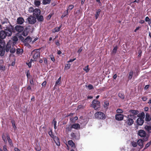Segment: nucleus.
Segmentation results:
<instances>
[{
  "mask_svg": "<svg viewBox=\"0 0 151 151\" xmlns=\"http://www.w3.org/2000/svg\"><path fill=\"white\" fill-rule=\"evenodd\" d=\"M6 27H4V31L6 33L7 36H11L12 34V33L15 32L14 28V26H12L11 23L8 24V25H6Z\"/></svg>",
  "mask_w": 151,
  "mask_h": 151,
  "instance_id": "nucleus-1",
  "label": "nucleus"
},
{
  "mask_svg": "<svg viewBox=\"0 0 151 151\" xmlns=\"http://www.w3.org/2000/svg\"><path fill=\"white\" fill-rule=\"evenodd\" d=\"M129 112L130 114L128 115L134 119H135L137 118V115H138L139 113V111L138 110H130L129 111Z\"/></svg>",
  "mask_w": 151,
  "mask_h": 151,
  "instance_id": "nucleus-2",
  "label": "nucleus"
},
{
  "mask_svg": "<svg viewBox=\"0 0 151 151\" xmlns=\"http://www.w3.org/2000/svg\"><path fill=\"white\" fill-rule=\"evenodd\" d=\"M95 117L99 119H105L106 116L103 112L101 111H98L95 114Z\"/></svg>",
  "mask_w": 151,
  "mask_h": 151,
  "instance_id": "nucleus-3",
  "label": "nucleus"
},
{
  "mask_svg": "<svg viewBox=\"0 0 151 151\" xmlns=\"http://www.w3.org/2000/svg\"><path fill=\"white\" fill-rule=\"evenodd\" d=\"M92 106L95 110H98L100 108V101L94 99L92 102Z\"/></svg>",
  "mask_w": 151,
  "mask_h": 151,
  "instance_id": "nucleus-4",
  "label": "nucleus"
},
{
  "mask_svg": "<svg viewBox=\"0 0 151 151\" xmlns=\"http://www.w3.org/2000/svg\"><path fill=\"white\" fill-rule=\"evenodd\" d=\"M124 117L127 118V119L124 120V121H125V123L128 125L130 126L133 124L134 122L132 118H130V116L128 115L127 116H124Z\"/></svg>",
  "mask_w": 151,
  "mask_h": 151,
  "instance_id": "nucleus-5",
  "label": "nucleus"
},
{
  "mask_svg": "<svg viewBox=\"0 0 151 151\" xmlns=\"http://www.w3.org/2000/svg\"><path fill=\"white\" fill-rule=\"evenodd\" d=\"M27 20L29 23L32 24H34L36 22V18L32 15L29 17Z\"/></svg>",
  "mask_w": 151,
  "mask_h": 151,
  "instance_id": "nucleus-6",
  "label": "nucleus"
},
{
  "mask_svg": "<svg viewBox=\"0 0 151 151\" xmlns=\"http://www.w3.org/2000/svg\"><path fill=\"white\" fill-rule=\"evenodd\" d=\"M148 139V137H146L144 139V140L142 139H139L137 141V144L140 146V149L142 148L143 147V142L144 141H147Z\"/></svg>",
  "mask_w": 151,
  "mask_h": 151,
  "instance_id": "nucleus-7",
  "label": "nucleus"
},
{
  "mask_svg": "<svg viewBox=\"0 0 151 151\" xmlns=\"http://www.w3.org/2000/svg\"><path fill=\"white\" fill-rule=\"evenodd\" d=\"M14 30H15L17 32L20 33L23 31L24 28L23 26L20 25H17L14 27Z\"/></svg>",
  "mask_w": 151,
  "mask_h": 151,
  "instance_id": "nucleus-8",
  "label": "nucleus"
},
{
  "mask_svg": "<svg viewBox=\"0 0 151 151\" xmlns=\"http://www.w3.org/2000/svg\"><path fill=\"white\" fill-rule=\"evenodd\" d=\"M11 42H8L6 45L5 50L7 52H8L10 51L12 46V45Z\"/></svg>",
  "mask_w": 151,
  "mask_h": 151,
  "instance_id": "nucleus-9",
  "label": "nucleus"
},
{
  "mask_svg": "<svg viewBox=\"0 0 151 151\" xmlns=\"http://www.w3.org/2000/svg\"><path fill=\"white\" fill-rule=\"evenodd\" d=\"M41 10L39 9H35L33 13V16L36 17L37 16L40 15L41 14Z\"/></svg>",
  "mask_w": 151,
  "mask_h": 151,
  "instance_id": "nucleus-10",
  "label": "nucleus"
},
{
  "mask_svg": "<svg viewBox=\"0 0 151 151\" xmlns=\"http://www.w3.org/2000/svg\"><path fill=\"white\" fill-rule=\"evenodd\" d=\"M138 134L141 137H145L146 136V134L144 130L141 129L138 131Z\"/></svg>",
  "mask_w": 151,
  "mask_h": 151,
  "instance_id": "nucleus-11",
  "label": "nucleus"
},
{
  "mask_svg": "<svg viewBox=\"0 0 151 151\" xmlns=\"http://www.w3.org/2000/svg\"><path fill=\"white\" fill-rule=\"evenodd\" d=\"M7 35L4 30H2L0 31V38L1 39H4L6 38Z\"/></svg>",
  "mask_w": 151,
  "mask_h": 151,
  "instance_id": "nucleus-12",
  "label": "nucleus"
},
{
  "mask_svg": "<svg viewBox=\"0 0 151 151\" xmlns=\"http://www.w3.org/2000/svg\"><path fill=\"white\" fill-rule=\"evenodd\" d=\"M5 52V46H2L0 45V56H3Z\"/></svg>",
  "mask_w": 151,
  "mask_h": 151,
  "instance_id": "nucleus-13",
  "label": "nucleus"
},
{
  "mask_svg": "<svg viewBox=\"0 0 151 151\" xmlns=\"http://www.w3.org/2000/svg\"><path fill=\"white\" fill-rule=\"evenodd\" d=\"M11 40H9V42H11L12 45H14L18 41V38L17 36H14L12 38Z\"/></svg>",
  "mask_w": 151,
  "mask_h": 151,
  "instance_id": "nucleus-14",
  "label": "nucleus"
},
{
  "mask_svg": "<svg viewBox=\"0 0 151 151\" xmlns=\"http://www.w3.org/2000/svg\"><path fill=\"white\" fill-rule=\"evenodd\" d=\"M1 23L2 25L5 24L8 25L10 23L8 19L6 17H5L3 19L1 20Z\"/></svg>",
  "mask_w": 151,
  "mask_h": 151,
  "instance_id": "nucleus-15",
  "label": "nucleus"
},
{
  "mask_svg": "<svg viewBox=\"0 0 151 151\" xmlns=\"http://www.w3.org/2000/svg\"><path fill=\"white\" fill-rule=\"evenodd\" d=\"M124 116L120 114H116L115 115L116 119L118 121H121L123 119Z\"/></svg>",
  "mask_w": 151,
  "mask_h": 151,
  "instance_id": "nucleus-16",
  "label": "nucleus"
},
{
  "mask_svg": "<svg viewBox=\"0 0 151 151\" xmlns=\"http://www.w3.org/2000/svg\"><path fill=\"white\" fill-rule=\"evenodd\" d=\"M34 29V28L33 27V26H32L30 25L28 26L25 29V31H27V33H29V32H32Z\"/></svg>",
  "mask_w": 151,
  "mask_h": 151,
  "instance_id": "nucleus-17",
  "label": "nucleus"
},
{
  "mask_svg": "<svg viewBox=\"0 0 151 151\" xmlns=\"http://www.w3.org/2000/svg\"><path fill=\"white\" fill-rule=\"evenodd\" d=\"M17 24L20 25L23 24L24 22V20L22 17H20L17 19Z\"/></svg>",
  "mask_w": 151,
  "mask_h": 151,
  "instance_id": "nucleus-18",
  "label": "nucleus"
},
{
  "mask_svg": "<svg viewBox=\"0 0 151 151\" xmlns=\"http://www.w3.org/2000/svg\"><path fill=\"white\" fill-rule=\"evenodd\" d=\"M144 122V120L140 118H138L136 121V122L137 124L139 125H142Z\"/></svg>",
  "mask_w": 151,
  "mask_h": 151,
  "instance_id": "nucleus-19",
  "label": "nucleus"
},
{
  "mask_svg": "<svg viewBox=\"0 0 151 151\" xmlns=\"http://www.w3.org/2000/svg\"><path fill=\"white\" fill-rule=\"evenodd\" d=\"M53 139L57 145L58 146H60V140L58 137H56V136Z\"/></svg>",
  "mask_w": 151,
  "mask_h": 151,
  "instance_id": "nucleus-20",
  "label": "nucleus"
},
{
  "mask_svg": "<svg viewBox=\"0 0 151 151\" xmlns=\"http://www.w3.org/2000/svg\"><path fill=\"white\" fill-rule=\"evenodd\" d=\"M71 125L73 128L76 129H80V125L79 124L75 123Z\"/></svg>",
  "mask_w": 151,
  "mask_h": 151,
  "instance_id": "nucleus-21",
  "label": "nucleus"
},
{
  "mask_svg": "<svg viewBox=\"0 0 151 151\" xmlns=\"http://www.w3.org/2000/svg\"><path fill=\"white\" fill-rule=\"evenodd\" d=\"M68 144L71 146L72 147L75 148L76 146L74 143L73 142L72 140H69L68 142Z\"/></svg>",
  "mask_w": 151,
  "mask_h": 151,
  "instance_id": "nucleus-22",
  "label": "nucleus"
},
{
  "mask_svg": "<svg viewBox=\"0 0 151 151\" xmlns=\"http://www.w3.org/2000/svg\"><path fill=\"white\" fill-rule=\"evenodd\" d=\"M37 20L39 22H42L44 20L43 17L42 15H38L36 17Z\"/></svg>",
  "mask_w": 151,
  "mask_h": 151,
  "instance_id": "nucleus-23",
  "label": "nucleus"
},
{
  "mask_svg": "<svg viewBox=\"0 0 151 151\" xmlns=\"http://www.w3.org/2000/svg\"><path fill=\"white\" fill-rule=\"evenodd\" d=\"M66 131L67 132H71L73 128L72 127V125H67L66 126Z\"/></svg>",
  "mask_w": 151,
  "mask_h": 151,
  "instance_id": "nucleus-24",
  "label": "nucleus"
},
{
  "mask_svg": "<svg viewBox=\"0 0 151 151\" xmlns=\"http://www.w3.org/2000/svg\"><path fill=\"white\" fill-rule=\"evenodd\" d=\"M40 57V53L39 52H36L33 56V58L35 59H37L38 57Z\"/></svg>",
  "mask_w": 151,
  "mask_h": 151,
  "instance_id": "nucleus-25",
  "label": "nucleus"
},
{
  "mask_svg": "<svg viewBox=\"0 0 151 151\" xmlns=\"http://www.w3.org/2000/svg\"><path fill=\"white\" fill-rule=\"evenodd\" d=\"M70 137L73 139H78V138H77L76 134L74 132H72L70 134Z\"/></svg>",
  "mask_w": 151,
  "mask_h": 151,
  "instance_id": "nucleus-26",
  "label": "nucleus"
},
{
  "mask_svg": "<svg viewBox=\"0 0 151 151\" xmlns=\"http://www.w3.org/2000/svg\"><path fill=\"white\" fill-rule=\"evenodd\" d=\"M32 38L29 36L27 37L24 40V42H30L32 41Z\"/></svg>",
  "mask_w": 151,
  "mask_h": 151,
  "instance_id": "nucleus-27",
  "label": "nucleus"
},
{
  "mask_svg": "<svg viewBox=\"0 0 151 151\" xmlns=\"http://www.w3.org/2000/svg\"><path fill=\"white\" fill-rule=\"evenodd\" d=\"M101 11V10L100 9H98L96 11V14H95V17L96 19H97L99 16Z\"/></svg>",
  "mask_w": 151,
  "mask_h": 151,
  "instance_id": "nucleus-28",
  "label": "nucleus"
},
{
  "mask_svg": "<svg viewBox=\"0 0 151 151\" xmlns=\"http://www.w3.org/2000/svg\"><path fill=\"white\" fill-rule=\"evenodd\" d=\"M137 117L142 118V119H144L145 117V114L144 112H142L141 113L140 115L138 114L137 115Z\"/></svg>",
  "mask_w": 151,
  "mask_h": 151,
  "instance_id": "nucleus-29",
  "label": "nucleus"
},
{
  "mask_svg": "<svg viewBox=\"0 0 151 151\" xmlns=\"http://www.w3.org/2000/svg\"><path fill=\"white\" fill-rule=\"evenodd\" d=\"M145 129L149 132H151V126H146L145 127Z\"/></svg>",
  "mask_w": 151,
  "mask_h": 151,
  "instance_id": "nucleus-30",
  "label": "nucleus"
},
{
  "mask_svg": "<svg viewBox=\"0 0 151 151\" xmlns=\"http://www.w3.org/2000/svg\"><path fill=\"white\" fill-rule=\"evenodd\" d=\"M12 47L10 49V52L12 53H14L16 51V48L14 47V45H12Z\"/></svg>",
  "mask_w": 151,
  "mask_h": 151,
  "instance_id": "nucleus-31",
  "label": "nucleus"
},
{
  "mask_svg": "<svg viewBox=\"0 0 151 151\" xmlns=\"http://www.w3.org/2000/svg\"><path fill=\"white\" fill-rule=\"evenodd\" d=\"M35 5L37 7H38L40 6V2L39 0H35L34 1Z\"/></svg>",
  "mask_w": 151,
  "mask_h": 151,
  "instance_id": "nucleus-32",
  "label": "nucleus"
},
{
  "mask_svg": "<svg viewBox=\"0 0 151 151\" xmlns=\"http://www.w3.org/2000/svg\"><path fill=\"white\" fill-rule=\"evenodd\" d=\"M151 145V140L148 142L146 144L145 147L143 149V150L146 149L150 146Z\"/></svg>",
  "mask_w": 151,
  "mask_h": 151,
  "instance_id": "nucleus-33",
  "label": "nucleus"
},
{
  "mask_svg": "<svg viewBox=\"0 0 151 151\" xmlns=\"http://www.w3.org/2000/svg\"><path fill=\"white\" fill-rule=\"evenodd\" d=\"M151 119L149 115L148 114H146L145 120L146 121L148 122Z\"/></svg>",
  "mask_w": 151,
  "mask_h": 151,
  "instance_id": "nucleus-34",
  "label": "nucleus"
},
{
  "mask_svg": "<svg viewBox=\"0 0 151 151\" xmlns=\"http://www.w3.org/2000/svg\"><path fill=\"white\" fill-rule=\"evenodd\" d=\"M134 74V72L133 71H131L129 73L128 78L129 80H130L132 78V77Z\"/></svg>",
  "mask_w": 151,
  "mask_h": 151,
  "instance_id": "nucleus-35",
  "label": "nucleus"
},
{
  "mask_svg": "<svg viewBox=\"0 0 151 151\" xmlns=\"http://www.w3.org/2000/svg\"><path fill=\"white\" fill-rule=\"evenodd\" d=\"M51 1V0H42V3L44 4L45 5L49 4Z\"/></svg>",
  "mask_w": 151,
  "mask_h": 151,
  "instance_id": "nucleus-36",
  "label": "nucleus"
},
{
  "mask_svg": "<svg viewBox=\"0 0 151 151\" xmlns=\"http://www.w3.org/2000/svg\"><path fill=\"white\" fill-rule=\"evenodd\" d=\"M23 52V50L21 49L17 48V49L16 53L17 54L22 53Z\"/></svg>",
  "mask_w": 151,
  "mask_h": 151,
  "instance_id": "nucleus-37",
  "label": "nucleus"
},
{
  "mask_svg": "<svg viewBox=\"0 0 151 151\" xmlns=\"http://www.w3.org/2000/svg\"><path fill=\"white\" fill-rule=\"evenodd\" d=\"M74 8V6L72 5H69L67 8V10L68 11H70Z\"/></svg>",
  "mask_w": 151,
  "mask_h": 151,
  "instance_id": "nucleus-38",
  "label": "nucleus"
},
{
  "mask_svg": "<svg viewBox=\"0 0 151 151\" xmlns=\"http://www.w3.org/2000/svg\"><path fill=\"white\" fill-rule=\"evenodd\" d=\"M88 67L89 65H87L83 68V70L85 71L86 73L88 72L90 70V69Z\"/></svg>",
  "mask_w": 151,
  "mask_h": 151,
  "instance_id": "nucleus-39",
  "label": "nucleus"
},
{
  "mask_svg": "<svg viewBox=\"0 0 151 151\" xmlns=\"http://www.w3.org/2000/svg\"><path fill=\"white\" fill-rule=\"evenodd\" d=\"M34 9L33 7H29L28 9V12L29 13H33Z\"/></svg>",
  "mask_w": 151,
  "mask_h": 151,
  "instance_id": "nucleus-40",
  "label": "nucleus"
},
{
  "mask_svg": "<svg viewBox=\"0 0 151 151\" xmlns=\"http://www.w3.org/2000/svg\"><path fill=\"white\" fill-rule=\"evenodd\" d=\"M118 95L122 99H124V95L123 94H122V93H119Z\"/></svg>",
  "mask_w": 151,
  "mask_h": 151,
  "instance_id": "nucleus-41",
  "label": "nucleus"
},
{
  "mask_svg": "<svg viewBox=\"0 0 151 151\" xmlns=\"http://www.w3.org/2000/svg\"><path fill=\"white\" fill-rule=\"evenodd\" d=\"M117 49V46H116L114 47V48L113 49L112 53L113 54H115L116 52Z\"/></svg>",
  "mask_w": 151,
  "mask_h": 151,
  "instance_id": "nucleus-42",
  "label": "nucleus"
},
{
  "mask_svg": "<svg viewBox=\"0 0 151 151\" xmlns=\"http://www.w3.org/2000/svg\"><path fill=\"white\" fill-rule=\"evenodd\" d=\"M11 123L12 124V126L14 129H17V127L15 125V121L14 120L11 121Z\"/></svg>",
  "mask_w": 151,
  "mask_h": 151,
  "instance_id": "nucleus-43",
  "label": "nucleus"
},
{
  "mask_svg": "<svg viewBox=\"0 0 151 151\" xmlns=\"http://www.w3.org/2000/svg\"><path fill=\"white\" fill-rule=\"evenodd\" d=\"M70 64L69 63L65 64V69L66 70L69 69L70 67Z\"/></svg>",
  "mask_w": 151,
  "mask_h": 151,
  "instance_id": "nucleus-44",
  "label": "nucleus"
},
{
  "mask_svg": "<svg viewBox=\"0 0 151 151\" xmlns=\"http://www.w3.org/2000/svg\"><path fill=\"white\" fill-rule=\"evenodd\" d=\"M61 27V26H60L59 27H56L54 28V32H58L60 31V30Z\"/></svg>",
  "mask_w": 151,
  "mask_h": 151,
  "instance_id": "nucleus-45",
  "label": "nucleus"
},
{
  "mask_svg": "<svg viewBox=\"0 0 151 151\" xmlns=\"http://www.w3.org/2000/svg\"><path fill=\"white\" fill-rule=\"evenodd\" d=\"M48 134L53 139L55 137V136H54L53 134L52 131L51 130H50L48 132Z\"/></svg>",
  "mask_w": 151,
  "mask_h": 151,
  "instance_id": "nucleus-46",
  "label": "nucleus"
},
{
  "mask_svg": "<svg viewBox=\"0 0 151 151\" xmlns=\"http://www.w3.org/2000/svg\"><path fill=\"white\" fill-rule=\"evenodd\" d=\"M131 144L134 147H136L137 146V143L134 141H132L131 142Z\"/></svg>",
  "mask_w": 151,
  "mask_h": 151,
  "instance_id": "nucleus-47",
  "label": "nucleus"
},
{
  "mask_svg": "<svg viewBox=\"0 0 151 151\" xmlns=\"http://www.w3.org/2000/svg\"><path fill=\"white\" fill-rule=\"evenodd\" d=\"M28 33H27V31H25V30L24 29L22 33V35L24 36H26L28 35Z\"/></svg>",
  "mask_w": 151,
  "mask_h": 151,
  "instance_id": "nucleus-48",
  "label": "nucleus"
},
{
  "mask_svg": "<svg viewBox=\"0 0 151 151\" xmlns=\"http://www.w3.org/2000/svg\"><path fill=\"white\" fill-rule=\"evenodd\" d=\"M53 122L54 123V128L55 129H57L56 124L57 122L55 120V119H53Z\"/></svg>",
  "mask_w": 151,
  "mask_h": 151,
  "instance_id": "nucleus-49",
  "label": "nucleus"
},
{
  "mask_svg": "<svg viewBox=\"0 0 151 151\" xmlns=\"http://www.w3.org/2000/svg\"><path fill=\"white\" fill-rule=\"evenodd\" d=\"M50 58L51 60L53 62H54L55 60L53 55H50Z\"/></svg>",
  "mask_w": 151,
  "mask_h": 151,
  "instance_id": "nucleus-50",
  "label": "nucleus"
},
{
  "mask_svg": "<svg viewBox=\"0 0 151 151\" xmlns=\"http://www.w3.org/2000/svg\"><path fill=\"white\" fill-rule=\"evenodd\" d=\"M26 74L27 78H28L29 76H30L29 71L28 70L26 72Z\"/></svg>",
  "mask_w": 151,
  "mask_h": 151,
  "instance_id": "nucleus-51",
  "label": "nucleus"
},
{
  "mask_svg": "<svg viewBox=\"0 0 151 151\" xmlns=\"http://www.w3.org/2000/svg\"><path fill=\"white\" fill-rule=\"evenodd\" d=\"M88 87L89 90H91L93 89V86L91 84H89L88 85Z\"/></svg>",
  "mask_w": 151,
  "mask_h": 151,
  "instance_id": "nucleus-52",
  "label": "nucleus"
},
{
  "mask_svg": "<svg viewBox=\"0 0 151 151\" xmlns=\"http://www.w3.org/2000/svg\"><path fill=\"white\" fill-rule=\"evenodd\" d=\"M5 69V66H0V70L4 71Z\"/></svg>",
  "mask_w": 151,
  "mask_h": 151,
  "instance_id": "nucleus-53",
  "label": "nucleus"
},
{
  "mask_svg": "<svg viewBox=\"0 0 151 151\" xmlns=\"http://www.w3.org/2000/svg\"><path fill=\"white\" fill-rule=\"evenodd\" d=\"M109 105V103L107 101H106L104 102V107H106L108 106Z\"/></svg>",
  "mask_w": 151,
  "mask_h": 151,
  "instance_id": "nucleus-54",
  "label": "nucleus"
},
{
  "mask_svg": "<svg viewBox=\"0 0 151 151\" xmlns=\"http://www.w3.org/2000/svg\"><path fill=\"white\" fill-rule=\"evenodd\" d=\"M8 141L9 142V144L11 146H13V142H12V139H9V140H8Z\"/></svg>",
  "mask_w": 151,
  "mask_h": 151,
  "instance_id": "nucleus-55",
  "label": "nucleus"
},
{
  "mask_svg": "<svg viewBox=\"0 0 151 151\" xmlns=\"http://www.w3.org/2000/svg\"><path fill=\"white\" fill-rule=\"evenodd\" d=\"M84 106L83 105H80L78 106V109H84Z\"/></svg>",
  "mask_w": 151,
  "mask_h": 151,
  "instance_id": "nucleus-56",
  "label": "nucleus"
},
{
  "mask_svg": "<svg viewBox=\"0 0 151 151\" xmlns=\"http://www.w3.org/2000/svg\"><path fill=\"white\" fill-rule=\"evenodd\" d=\"M3 149L4 151H8L6 145H5L3 146Z\"/></svg>",
  "mask_w": 151,
  "mask_h": 151,
  "instance_id": "nucleus-57",
  "label": "nucleus"
},
{
  "mask_svg": "<svg viewBox=\"0 0 151 151\" xmlns=\"http://www.w3.org/2000/svg\"><path fill=\"white\" fill-rule=\"evenodd\" d=\"M116 111L117 113H122L123 112V111L120 109H117Z\"/></svg>",
  "mask_w": 151,
  "mask_h": 151,
  "instance_id": "nucleus-58",
  "label": "nucleus"
},
{
  "mask_svg": "<svg viewBox=\"0 0 151 151\" xmlns=\"http://www.w3.org/2000/svg\"><path fill=\"white\" fill-rule=\"evenodd\" d=\"M60 83V81H58V80H57L55 82V86H56L57 85L59 84Z\"/></svg>",
  "mask_w": 151,
  "mask_h": 151,
  "instance_id": "nucleus-59",
  "label": "nucleus"
},
{
  "mask_svg": "<svg viewBox=\"0 0 151 151\" xmlns=\"http://www.w3.org/2000/svg\"><path fill=\"white\" fill-rule=\"evenodd\" d=\"M76 58H75L73 59H70L68 62V63H70V62H73L75 60H76Z\"/></svg>",
  "mask_w": 151,
  "mask_h": 151,
  "instance_id": "nucleus-60",
  "label": "nucleus"
},
{
  "mask_svg": "<svg viewBox=\"0 0 151 151\" xmlns=\"http://www.w3.org/2000/svg\"><path fill=\"white\" fill-rule=\"evenodd\" d=\"M150 19L148 17H147L145 18V20L146 22H148L150 21Z\"/></svg>",
  "mask_w": 151,
  "mask_h": 151,
  "instance_id": "nucleus-61",
  "label": "nucleus"
},
{
  "mask_svg": "<svg viewBox=\"0 0 151 151\" xmlns=\"http://www.w3.org/2000/svg\"><path fill=\"white\" fill-rule=\"evenodd\" d=\"M149 87V85H147L146 86H145V88H144V89L145 90H146Z\"/></svg>",
  "mask_w": 151,
  "mask_h": 151,
  "instance_id": "nucleus-62",
  "label": "nucleus"
},
{
  "mask_svg": "<svg viewBox=\"0 0 151 151\" xmlns=\"http://www.w3.org/2000/svg\"><path fill=\"white\" fill-rule=\"evenodd\" d=\"M68 10H66V11L63 13V14L66 16L68 14Z\"/></svg>",
  "mask_w": 151,
  "mask_h": 151,
  "instance_id": "nucleus-63",
  "label": "nucleus"
},
{
  "mask_svg": "<svg viewBox=\"0 0 151 151\" xmlns=\"http://www.w3.org/2000/svg\"><path fill=\"white\" fill-rule=\"evenodd\" d=\"M147 99L146 97H143L142 98V99L144 101H146Z\"/></svg>",
  "mask_w": 151,
  "mask_h": 151,
  "instance_id": "nucleus-64",
  "label": "nucleus"
}]
</instances>
